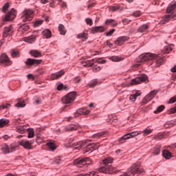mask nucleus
Segmentation results:
<instances>
[{
    "label": "nucleus",
    "instance_id": "nucleus-1",
    "mask_svg": "<svg viewBox=\"0 0 176 176\" xmlns=\"http://www.w3.org/2000/svg\"><path fill=\"white\" fill-rule=\"evenodd\" d=\"M139 58L141 63H144V61H149L151 63V64H155V67H160L163 64V61H164L163 57L151 53L142 54L139 56Z\"/></svg>",
    "mask_w": 176,
    "mask_h": 176
},
{
    "label": "nucleus",
    "instance_id": "nucleus-2",
    "mask_svg": "<svg viewBox=\"0 0 176 176\" xmlns=\"http://www.w3.org/2000/svg\"><path fill=\"white\" fill-rule=\"evenodd\" d=\"M145 170L141 168V162L134 163L126 171V174L129 176H134L135 174H144Z\"/></svg>",
    "mask_w": 176,
    "mask_h": 176
},
{
    "label": "nucleus",
    "instance_id": "nucleus-3",
    "mask_svg": "<svg viewBox=\"0 0 176 176\" xmlns=\"http://www.w3.org/2000/svg\"><path fill=\"white\" fill-rule=\"evenodd\" d=\"M34 19V11L31 9L25 10L22 12L21 20L23 23H27V21H31Z\"/></svg>",
    "mask_w": 176,
    "mask_h": 176
},
{
    "label": "nucleus",
    "instance_id": "nucleus-4",
    "mask_svg": "<svg viewBox=\"0 0 176 176\" xmlns=\"http://www.w3.org/2000/svg\"><path fill=\"white\" fill-rule=\"evenodd\" d=\"M75 98H76V93L70 92L62 98V102L63 104H72L75 101Z\"/></svg>",
    "mask_w": 176,
    "mask_h": 176
},
{
    "label": "nucleus",
    "instance_id": "nucleus-5",
    "mask_svg": "<svg viewBox=\"0 0 176 176\" xmlns=\"http://www.w3.org/2000/svg\"><path fill=\"white\" fill-rule=\"evenodd\" d=\"M85 149L84 150V153H86V152H90V151H91V152L94 151V149H97V145H98V144H95V143H90V140H85Z\"/></svg>",
    "mask_w": 176,
    "mask_h": 176
},
{
    "label": "nucleus",
    "instance_id": "nucleus-6",
    "mask_svg": "<svg viewBox=\"0 0 176 176\" xmlns=\"http://www.w3.org/2000/svg\"><path fill=\"white\" fill-rule=\"evenodd\" d=\"M16 16H17V10L12 8L6 14L4 21H12L16 19Z\"/></svg>",
    "mask_w": 176,
    "mask_h": 176
},
{
    "label": "nucleus",
    "instance_id": "nucleus-7",
    "mask_svg": "<svg viewBox=\"0 0 176 176\" xmlns=\"http://www.w3.org/2000/svg\"><path fill=\"white\" fill-rule=\"evenodd\" d=\"M146 80H148V76L143 74L140 77L133 79L131 81V85L132 86L134 85H140V83H142V82H146Z\"/></svg>",
    "mask_w": 176,
    "mask_h": 176
},
{
    "label": "nucleus",
    "instance_id": "nucleus-8",
    "mask_svg": "<svg viewBox=\"0 0 176 176\" xmlns=\"http://www.w3.org/2000/svg\"><path fill=\"white\" fill-rule=\"evenodd\" d=\"M12 60H10V58H9V56L6 54H2L0 56V64L8 67V65H12Z\"/></svg>",
    "mask_w": 176,
    "mask_h": 176
},
{
    "label": "nucleus",
    "instance_id": "nucleus-9",
    "mask_svg": "<svg viewBox=\"0 0 176 176\" xmlns=\"http://www.w3.org/2000/svg\"><path fill=\"white\" fill-rule=\"evenodd\" d=\"M75 164L78 167H82V166H85L86 164H91V160L89 157H85L80 160H77L75 161Z\"/></svg>",
    "mask_w": 176,
    "mask_h": 176
},
{
    "label": "nucleus",
    "instance_id": "nucleus-10",
    "mask_svg": "<svg viewBox=\"0 0 176 176\" xmlns=\"http://www.w3.org/2000/svg\"><path fill=\"white\" fill-rule=\"evenodd\" d=\"M157 94V91H151L148 94H147L142 100L143 104H147L149 101L152 100L153 98Z\"/></svg>",
    "mask_w": 176,
    "mask_h": 176
},
{
    "label": "nucleus",
    "instance_id": "nucleus-11",
    "mask_svg": "<svg viewBox=\"0 0 176 176\" xmlns=\"http://www.w3.org/2000/svg\"><path fill=\"white\" fill-rule=\"evenodd\" d=\"M25 64L28 67H31L32 65L36 66L39 65V64H42V60L32 59L29 58L26 60Z\"/></svg>",
    "mask_w": 176,
    "mask_h": 176
},
{
    "label": "nucleus",
    "instance_id": "nucleus-12",
    "mask_svg": "<svg viewBox=\"0 0 176 176\" xmlns=\"http://www.w3.org/2000/svg\"><path fill=\"white\" fill-rule=\"evenodd\" d=\"M19 145H21V146H23L25 148V149H32V144H34V141L30 140H22L21 141H19Z\"/></svg>",
    "mask_w": 176,
    "mask_h": 176
},
{
    "label": "nucleus",
    "instance_id": "nucleus-13",
    "mask_svg": "<svg viewBox=\"0 0 176 176\" xmlns=\"http://www.w3.org/2000/svg\"><path fill=\"white\" fill-rule=\"evenodd\" d=\"M129 40L130 37L127 36H120L114 41V43L118 46H122L124 42H127Z\"/></svg>",
    "mask_w": 176,
    "mask_h": 176
},
{
    "label": "nucleus",
    "instance_id": "nucleus-14",
    "mask_svg": "<svg viewBox=\"0 0 176 176\" xmlns=\"http://www.w3.org/2000/svg\"><path fill=\"white\" fill-rule=\"evenodd\" d=\"M64 74H65V71H64V69H62L60 72L52 74L50 76V79L51 80H56V79H58V78H61V76H63Z\"/></svg>",
    "mask_w": 176,
    "mask_h": 176
},
{
    "label": "nucleus",
    "instance_id": "nucleus-15",
    "mask_svg": "<svg viewBox=\"0 0 176 176\" xmlns=\"http://www.w3.org/2000/svg\"><path fill=\"white\" fill-rule=\"evenodd\" d=\"M98 171L104 174H111L112 173V166L105 165V166L99 168Z\"/></svg>",
    "mask_w": 176,
    "mask_h": 176
},
{
    "label": "nucleus",
    "instance_id": "nucleus-16",
    "mask_svg": "<svg viewBox=\"0 0 176 176\" xmlns=\"http://www.w3.org/2000/svg\"><path fill=\"white\" fill-rule=\"evenodd\" d=\"M89 30L91 33L97 34L98 32H104V31H105V28H104V26H96L92 27Z\"/></svg>",
    "mask_w": 176,
    "mask_h": 176
},
{
    "label": "nucleus",
    "instance_id": "nucleus-17",
    "mask_svg": "<svg viewBox=\"0 0 176 176\" xmlns=\"http://www.w3.org/2000/svg\"><path fill=\"white\" fill-rule=\"evenodd\" d=\"M85 145H86L85 140H82L81 142L74 143L72 147L74 149H78L79 151L80 149H82V148H85Z\"/></svg>",
    "mask_w": 176,
    "mask_h": 176
},
{
    "label": "nucleus",
    "instance_id": "nucleus-18",
    "mask_svg": "<svg viewBox=\"0 0 176 176\" xmlns=\"http://www.w3.org/2000/svg\"><path fill=\"white\" fill-rule=\"evenodd\" d=\"M78 39H82V41H86L89 38V34L83 32L77 35Z\"/></svg>",
    "mask_w": 176,
    "mask_h": 176
},
{
    "label": "nucleus",
    "instance_id": "nucleus-19",
    "mask_svg": "<svg viewBox=\"0 0 176 176\" xmlns=\"http://www.w3.org/2000/svg\"><path fill=\"white\" fill-rule=\"evenodd\" d=\"M16 129L17 133H20L21 134H24V133L27 132V130H28V129H27V126L25 125L16 126Z\"/></svg>",
    "mask_w": 176,
    "mask_h": 176
},
{
    "label": "nucleus",
    "instance_id": "nucleus-20",
    "mask_svg": "<svg viewBox=\"0 0 176 176\" xmlns=\"http://www.w3.org/2000/svg\"><path fill=\"white\" fill-rule=\"evenodd\" d=\"M42 35L46 39H49V38H52V32L48 29H45L43 31Z\"/></svg>",
    "mask_w": 176,
    "mask_h": 176
},
{
    "label": "nucleus",
    "instance_id": "nucleus-21",
    "mask_svg": "<svg viewBox=\"0 0 176 176\" xmlns=\"http://www.w3.org/2000/svg\"><path fill=\"white\" fill-rule=\"evenodd\" d=\"M36 39V37H35V36H30L28 37L24 38L23 41L27 43H34Z\"/></svg>",
    "mask_w": 176,
    "mask_h": 176
},
{
    "label": "nucleus",
    "instance_id": "nucleus-22",
    "mask_svg": "<svg viewBox=\"0 0 176 176\" xmlns=\"http://www.w3.org/2000/svg\"><path fill=\"white\" fill-rule=\"evenodd\" d=\"M30 53L32 57H42V53L36 50H31Z\"/></svg>",
    "mask_w": 176,
    "mask_h": 176
},
{
    "label": "nucleus",
    "instance_id": "nucleus-23",
    "mask_svg": "<svg viewBox=\"0 0 176 176\" xmlns=\"http://www.w3.org/2000/svg\"><path fill=\"white\" fill-rule=\"evenodd\" d=\"M10 55H11V57H12L13 58H17L20 57V52L14 49H12L11 50Z\"/></svg>",
    "mask_w": 176,
    "mask_h": 176
},
{
    "label": "nucleus",
    "instance_id": "nucleus-24",
    "mask_svg": "<svg viewBox=\"0 0 176 176\" xmlns=\"http://www.w3.org/2000/svg\"><path fill=\"white\" fill-rule=\"evenodd\" d=\"M82 64L83 67H93L94 65V60H86L85 62L82 61Z\"/></svg>",
    "mask_w": 176,
    "mask_h": 176
},
{
    "label": "nucleus",
    "instance_id": "nucleus-25",
    "mask_svg": "<svg viewBox=\"0 0 176 176\" xmlns=\"http://www.w3.org/2000/svg\"><path fill=\"white\" fill-rule=\"evenodd\" d=\"M1 151L4 153V155H6V153H10L9 146H8L6 144L1 146Z\"/></svg>",
    "mask_w": 176,
    "mask_h": 176
},
{
    "label": "nucleus",
    "instance_id": "nucleus-26",
    "mask_svg": "<svg viewBox=\"0 0 176 176\" xmlns=\"http://www.w3.org/2000/svg\"><path fill=\"white\" fill-rule=\"evenodd\" d=\"M175 7H176L175 3H170L166 9V12L171 13L173 12V10H174L175 9Z\"/></svg>",
    "mask_w": 176,
    "mask_h": 176
},
{
    "label": "nucleus",
    "instance_id": "nucleus-27",
    "mask_svg": "<svg viewBox=\"0 0 176 176\" xmlns=\"http://www.w3.org/2000/svg\"><path fill=\"white\" fill-rule=\"evenodd\" d=\"M102 162L105 166H109V164H111L113 162V158H112L111 157H108L105 158L104 160H103Z\"/></svg>",
    "mask_w": 176,
    "mask_h": 176
},
{
    "label": "nucleus",
    "instance_id": "nucleus-28",
    "mask_svg": "<svg viewBox=\"0 0 176 176\" xmlns=\"http://www.w3.org/2000/svg\"><path fill=\"white\" fill-rule=\"evenodd\" d=\"M173 45H170L169 46H165L164 48V54H168L170 52H173Z\"/></svg>",
    "mask_w": 176,
    "mask_h": 176
},
{
    "label": "nucleus",
    "instance_id": "nucleus-29",
    "mask_svg": "<svg viewBox=\"0 0 176 176\" xmlns=\"http://www.w3.org/2000/svg\"><path fill=\"white\" fill-rule=\"evenodd\" d=\"M58 31L60 35H65L67 34V30H65V27H64L63 24H60L58 25Z\"/></svg>",
    "mask_w": 176,
    "mask_h": 176
},
{
    "label": "nucleus",
    "instance_id": "nucleus-30",
    "mask_svg": "<svg viewBox=\"0 0 176 176\" xmlns=\"http://www.w3.org/2000/svg\"><path fill=\"white\" fill-rule=\"evenodd\" d=\"M6 124H9V120L6 118H2L0 120V129L6 126Z\"/></svg>",
    "mask_w": 176,
    "mask_h": 176
},
{
    "label": "nucleus",
    "instance_id": "nucleus-31",
    "mask_svg": "<svg viewBox=\"0 0 176 176\" xmlns=\"http://www.w3.org/2000/svg\"><path fill=\"white\" fill-rule=\"evenodd\" d=\"M164 157L166 160L171 159V153L167 150H164L162 152Z\"/></svg>",
    "mask_w": 176,
    "mask_h": 176
},
{
    "label": "nucleus",
    "instance_id": "nucleus-32",
    "mask_svg": "<svg viewBox=\"0 0 176 176\" xmlns=\"http://www.w3.org/2000/svg\"><path fill=\"white\" fill-rule=\"evenodd\" d=\"M78 129H79V126L78 125H70L66 128V131H75Z\"/></svg>",
    "mask_w": 176,
    "mask_h": 176
},
{
    "label": "nucleus",
    "instance_id": "nucleus-33",
    "mask_svg": "<svg viewBox=\"0 0 176 176\" xmlns=\"http://www.w3.org/2000/svg\"><path fill=\"white\" fill-rule=\"evenodd\" d=\"M162 149V146H157L153 148V155H155L156 156L160 153V151Z\"/></svg>",
    "mask_w": 176,
    "mask_h": 176
},
{
    "label": "nucleus",
    "instance_id": "nucleus-34",
    "mask_svg": "<svg viewBox=\"0 0 176 176\" xmlns=\"http://www.w3.org/2000/svg\"><path fill=\"white\" fill-rule=\"evenodd\" d=\"M30 30V26L28 25H23L21 27L19 28L18 31L23 32V31H28Z\"/></svg>",
    "mask_w": 176,
    "mask_h": 176
},
{
    "label": "nucleus",
    "instance_id": "nucleus-35",
    "mask_svg": "<svg viewBox=\"0 0 176 176\" xmlns=\"http://www.w3.org/2000/svg\"><path fill=\"white\" fill-rule=\"evenodd\" d=\"M139 96H140V94L138 92H136L135 94L131 95L129 96L130 101H132L133 102H134V101H135V100H137V97H139Z\"/></svg>",
    "mask_w": 176,
    "mask_h": 176
},
{
    "label": "nucleus",
    "instance_id": "nucleus-36",
    "mask_svg": "<svg viewBox=\"0 0 176 176\" xmlns=\"http://www.w3.org/2000/svg\"><path fill=\"white\" fill-rule=\"evenodd\" d=\"M77 113H78V115H89L90 113V111L89 110H83V109H80L78 111Z\"/></svg>",
    "mask_w": 176,
    "mask_h": 176
},
{
    "label": "nucleus",
    "instance_id": "nucleus-37",
    "mask_svg": "<svg viewBox=\"0 0 176 176\" xmlns=\"http://www.w3.org/2000/svg\"><path fill=\"white\" fill-rule=\"evenodd\" d=\"M129 137L127 136V134H125L124 136H122L121 138L118 139V142L120 144H124L126 142V140H129Z\"/></svg>",
    "mask_w": 176,
    "mask_h": 176
},
{
    "label": "nucleus",
    "instance_id": "nucleus-38",
    "mask_svg": "<svg viewBox=\"0 0 176 176\" xmlns=\"http://www.w3.org/2000/svg\"><path fill=\"white\" fill-rule=\"evenodd\" d=\"M148 28H149V26H148V25H143L140 28H139L138 31L139 32H146Z\"/></svg>",
    "mask_w": 176,
    "mask_h": 176
},
{
    "label": "nucleus",
    "instance_id": "nucleus-39",
    "mask_svg": "<svg viewBox=\"0 0 176 176\" xmlns=\"http://www.w3.org/2000/svg\"><path fill=\"white\" fill-rule=\"evenodd\" d=\"M109 9L110 12H116V10H119V9H120V6H119V5L112 6L109 7Z\"/></svg>",
    "mask_w": 176,
    "mask_h": 176
},
{
    "label": "nucleus",
    "instance_id": "nucleus-40",
    "mask_svg": "<svg viewBox=\"0 0 176 176\" xmlns=\"http://www.w3.org/2000/svg\"><path fill=\"white\" fill-rule=\"evenodd\" d=\"M10 31H11L10 26L4 28V31L3 32V36H6L8 35V33L10 32Z\"/></svg>",
    "mask_w": 176,
    "mask_h": 176
},
{
    "label": "nucleus",
    "instance_id": "nucleus-41",
    "mask_svg": "<svg viewBox=\"0 0 176 176\" xmlns=\"http://www.w3.org/2000/svg\"><path fill=\"white\" fill-rule=\"evenodd\" d=\"M164 105H161L157 108L155 111H154V113H160V112H162L164 110Z\"/></svg>",
    "mask_w": 176,
    "mask_h": 176
},
{
    "label": "nucleus",
    "instance_id": "nucleus-42",
    "mask_svg": "<svg viewBox=\"0 0 176 176\" xmlns=\"http://www.w3.org/2000/svg\"><path fill=\"white\" fill-rule=\"evenodd\" d=\"M47 146H48L50 149H52V151H55L56 149V144L53 142L47 143Z\"/></svg>",
    "mask_w": 176,
    "mask_h": 176
},
{
    "label": "nucleus",
    "instance_id": "nucleus-43",
    "mask_svg": "<svg viewBox=\"0 0 176 176\" xmlns=\"http://www.w3.org/2000/svg\"><path fill=\"white\" fill-rule=\"evenodd\" d=\"M28 138H33L34 135V129H28Z\"/></svg>",
    "mask_w": 176,
    "mask_h": 176
},
{
    "label": "nucleus",
    "instance_id": "nucleus-44",
    "mask_svg": "<svg viewBox=\"0 0 176 176\" xmlns=\"http://www.w3.org/2000/svg\"><path fill=\"white\" fill-rule=\"evenodd\" d=\"M9 6H10V4L9 3H6L2 8V12H3V13H6V12H8V9H9Z\"/></svg>",
    "mask_w": 176,
    "mask_h": 176
},
{
    "label": "nucleus",
    "instance_id": "nucleus-45",
    "mask_svg": "<svg viewBox=\"0 0 176 176\" xmlns=\"http://www.w3.org/2000/svg\"><path fill=\"white\" fill-rule=\"evenodd\" d=\"M171 19H173V18L171 17V15H170V14H166L163 18L164 23H168V21H170V20H171Z\"/></svg>",
    "mask_w": 176,
    "mask_h": 176
},
{
    "label": "nucleus",
    "instance_id": "nucleus-46",
    "mask_svg": "<svg viewBox=\"0 0 176 176\" xmlns=\"http://www.w3.org/2000/svg\"><path fill=\"white\" fill-rule=\"evenodd\" d=\"M19 102L16 104L17 108H24L25 107V103L24 102H21V100H19Z\"/></svg>",
    "mask_w": 176,
    "mask_h": 176
},
{
    "label": "nucleus",
    "instance_id": "nucleus-47",
    "mask_svg": "<svg viewBox=\"0 0 176 176\" xmlns=\"http://www.w3.org/2000/svg\"><path fill=\"white\" fill-rule=\"evenodd\" d=\"M142 133L144 134V135H149V134L152 133V130L145 129L143 131H142Z\"/></svg>",
    "mask_w": 176,
    "mask_h": 176
},
{
    "label": "nucleus",
    "instance_id": "nucleus-48",
    "mask_svg": "<svg viewBox=\"0 0 176 176\" xmlns=\"http://www.w3.org/2000/svg\"><path fill=\"white\" fill-rule=\"evenodd\" d=\"M110 60H111V61H114L116 63H118V61H121L122 58H119L118 56H112L110 58Z\"/></svg>",
    "mask_w": 176,
    "mask_h": 176
},
{
    "label": "nucleus",
    "instance_id": "nucleus-49",
    "mask_svg": "<svg viewBox=\"0 0 176 176\" xmlns=\"http://www.w3.org/2000/svg\"><path fill=\"white\" fill-rule=\"evenodd\" d=\"M58 2L60 8H67V3L65 2H63V0H58Z\"/></svg>",
    "mask_w": 176,
    "mask_h": 176
},
{
    "label": "nucleus",
    "instance_id": "nucleus-50",
    "mask_svg": "<svg viewBox=\"0 0 176 176\" xmlns=\"http://www.w3.org/2000/svg\"><path fill=\"white\" fill-rule=\"evenodd\" d=\"M43 23V20H38V21H36L34 22V27H39V25H41V24Z\"/></svg>",
    "mask_w": 176,
    "mask_h": 176
},
{
    "label": "nucleus",
    "instance_id": "nucleus-51",
    "mask_svg": "<svg viewBox=\"0 0 176 176\" xmlns=\"http://www.w3.org/2000/svg\"><path fill=\"white\" fill-rule=\"evenodd\" d=\"M85 22L88 25H93V20L90 18H87Z\"/></svg>",
    "mask_w": 176,
    "mask_h": 176
},
{
    "label": "nucleus",
    "instance_id": "nucleus-52",
    "mask_svg": "<svg viewBox=\"0 0 176 176\" xmlns=\"http://www.w3.org/2000/svg\"><path fill=\"white\" fill-rule=\"evenodd\" d=\"M9 107H10V104L6 103V104H4L3 105H1L0 106V109H6V108H9Z\"/></svg>",
    "mask_w": 176,
    "mask_h": 176
},
{
    "label": "nucleus",
    "instance_id": "nucleus-53",
    "mask_svg": "<svg viewBox=\"0 0 176 176\" xmlns=\"http://www.w3.org/2000/svg\"><path fill=\"white\" fill-rule=\"evenodd\" d=\"M141 12L140 11H135L133 13L132 16L134 17H140L141 16Z\"/></svg>",
    "mask_w": 176,
    "mask_h": 176
},
{
    "label": "nucleus",
    "instance_id": "nucleus-54",
    "mask_svg": "<svg viewBox=\"0 0 176 176\" xmlns=\"http://www.w3.org/2000/svg\"><path fill=\"white\" fill-rule=\"evenodd\" d=\"M103 135H104V132H101V133L94 135V138H100V137H102Z\"/></svg>",
    "mask_w": 176,
    "mask_h": 176
},
{
    "label": "nucleus",
    "instance_id": "nucleus-55",
    "mask_svg": "<svg viewBox=\"0 0 176 176\" xmlns=\"http://www.w3.org/2000/svg\"><path fill=\"white\" fill-rule=\"evenodd\" d=\"M113 32H115V29H112L109 32H107L106 36H112V35L113 34Z\"/></svg>",
    "mask_w": 176,
    "mask_h": 176
},
{
    "label": "nucleus",
    "instance_id": "nucleus-56",
    "mask_svg": "<svg viewBox=\"0 0 176 176\" xmlns=\"http://www.w3.org/2000/svg\"><path fill=\"white\" fill-rule=\"evenodd\" d=\"M176 102V96L172 97L169 101H168V104H174V102Z\"/></svg>",
    "mask_w": 176,
    "mask_h": 176
},
{
    "label": "nucleus",
    "instance_id": "nucleus-57",
    "mask_svg": "<svg viewBox=\"0 0 176 176\" xmlns=\"http://www.w3.org/2000/svg\"><path fill=\"white\" fill-rule=\"evenodd\" d=\"M112 23H115V20H113V19H107L105 21L106 25H109V24H112Z\"/></svg>",
    "mask_w": 176,
    "mask_h": 176
},
{
    "label": "nucleus",
    "instance_id": "nucleus-58",
    "mask_svg": "<svg viewBox=\"0 0 176 176\" xmlns=\"http://www.w3.org/2000/svg\"><path fill=\"white\" fill-rule=\"evenodd\" d=\"M97 85V80H94L92 82L89 84V87H94V86Z\"/></svg>",
    "mask_w": 176,
    "mask_h": 176
},
{
    "label": "nucleus",
    "instance_id": "nucleus-59",
    "mask_svg": "<svg viewBox=\"0 0 176 176\" xmlns=\"http://www.w3.org/2000/svg\"><path fill=\"white\" fill-rule=\"evenodd\" d=\"M101 69V67L100 66H95L93 67L94 72H98Z\"/></svg>",
    "mask_w": 176,
    "mask_h": 176
},
{
    "label": "nucleus",
    "instance_id": "nucleus-60",
    "mask_svg": "<svg viewBox=\"0 0 176 176\" xmlns=\"http://www.w3.org/2000/svg\"><path fill=\"white\" fill-rule=\"evenodd\" d=\"M130 22H131V21L127 19H124L122 20V23L124 25H127V24H130Z\"/></svg>",
    "mask_w": 176,
    "mask_h": 176
},
{
    "label": "nucleus",
    "instance_id": "nucleus-61",
    "mask_svg": "<svg viewBox=\"0 0 176 176\" xmlns=\"http://www.w3.org/2000/svg\"><path fill=\"white\" fill-rule=\"evenodd\" d=\"M169 113H176V107H172L169 109L168 111Z\"/></svg>",
    "mask_w": 176,
    "mask_h": 176
},
{
    "label": "nucleus",
    "instance_id": "nucleus-62",
    "mask_svg": "<svg viewBox=\"0 0 176 176\" xmlns=\"http://www.w3.org/2000/svg\"><path fill=\"white\" fill-rule=\"evenodd\" d=\"M126 135L129 138V140H130V138H134V137H135V135H134V133H133V132L126 133Z\"/></svg>",
    "mask_w": 176,
    "mask_h": 176
},
{
    "label": "nucleus",
    "instance_id": "nucleus-63",
    "mask_svg": "<svg viewBox=\"0 0 176 176\" xmlns=\"http://www.w3.org/2000/svg\"><path fill=\"white\" fill-rule=\"evenodd\" d=\"M164 138V137L163 136L162 133H160L159 135H157V136H155V140H162Z\"/></svg>",
    "mask_w": 176,
    "mask_h": 176
},
{
    "label": "nucleus",
    "instance_id": "nucleus-64",
    "mask_svg": "<svg viewBox=\"0 0 176 176\" xmlns=\"http://www.w3.org/2000/svg\"><path fill=\"white\" fill-rule=\"evenodd\" d=\"M89 176H100L97 172L93 171L88 174Z\"/></svg>",
    "mask_w": 176,
    "mask_h": 176
}]
</instances>
